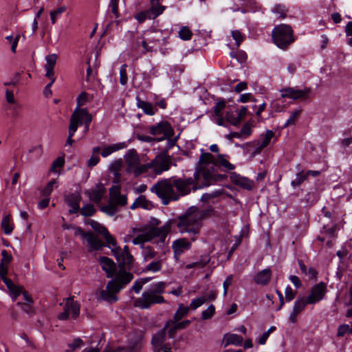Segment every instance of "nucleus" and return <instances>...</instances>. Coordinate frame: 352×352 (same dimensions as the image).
Listing matches in <instances>:
<instances>
[{
  "label": "nucleus",
  "mask_w": 352,
  "mask_h": 352,
  "mask_svg": "<svg viewBox=\"0 0 352 352\" xmlns=\"http://www.w3.org/2000/svg\"><path fill=\"white\" fill-rule=\"evenodd\" d=\"M100 263L102 269L106 272L107 278H112L114 275L115 277L108 282L105 289L100 292L99 299L110 303L117 302L118 300L117 294L132 280L133 275L124 270H120L116 273V265L107 257H101Z\"/></svg>",
  "instance_id": "obj_1"
},
{
  "label": "nucleus",
  "mask_w": 352,
  "mask_h": 352,
  "mask_svg": "<svg viewBox=\"0 0 352 352\" xmlns=\"http://www.w3.org/2000/svg\"><path fill=\"white\" fill-rule=\"evenodd\" d=\"M206 215L204 210L191 206L178 217L177 227L180 233L188 234L194 241L200 233L202 221Z\"/></svg>",
  "instance_id": "obj_2"
},
{
  "label": "nucleus",
  "mask_w": 352,
  "mask_h": 352,
  "mask_svg": "<svg viewBox=\"0 0 352 352\" xmlns=\"http://www.w3.org/2000/svg\"><path fill=\"white\" fill-rule=\"evenodd\" d=\"M170 226L166 225L161 228L154 226H140L133 228L128 236L133 237L132 243L134 245L143 244L150 241L155 237H158L160 242L164 243Z\"/></svg>",
  "instance_id": "obj_3"
},
{
  "label": "nucleus",
  "mask_w": 352,
  "mask_h": 352,
  "mask_svg": "<svg viewBox=\"0 0 352 352\" xmlns=\"http://www.w3.org/2000/svg\"><path fill=\"white\" fill-rule=\"evenodd\" d=\"M272 38L276 46L282 50L287 49L295 41L293 30L287 24L276 25L272 31Z\"/></svg>",
  "instance_id": "obj_4"
},
{
  "label": "nucleus",
  "mask_w": 352,
  "mask_h": 352,
  "mask_svg": "<svg viewBox=\"0 0 352 352\" xmlns=\"http://www.w3.org/2000/svg\"><path fill=\"white\" fill-rule=\"evenodd\" d=\"M151 192H155L163 200L164 204H168L170 200L178 199V195L175 192L174 184L169 179H162L157 182L151 188Z\"/></svg>",
  "instance_id": "obj_5"
},
{
  "label": "nucleus",
  "mask_w": 352,
  "mask_h": 352,
  "mask_svg": "<svg viewBox=\"0 0 352 352\" xmlns=\"http://www.w3.org/2000/svg\"><path fill=\"white\" fill-rule=\"evenodd\" d=\"M215 158L210 153H203L199 160L197 171L194 176L198 177L201 174L204 179L208 180L212 177L214 171Z\"/></svg>",
  "instance_id": "obj_6"
},
{
  "label": "nucleus",
  "mask_w": 352,
  "mask_h": 352,
  "mask_svg": "<svg viewBox=\"0 0 352 352\" xmlns=\"http://www.w3.org/2000/svg\"><path fill=\"white\" fill-rule=\"evenodd\" d=\"M124 160L126 171L133 173L135 177H138L142 173H146V164H140V157L135 150H129L124 155Z\"/></svg>",
  "instance_id": "obj_7"
},
{
  "label": "nucleus",
  "mask_w": 352,
  "mask_h": 352,
  "mask_svg": "<svg viewBox=\"0 0 352 352\" xmlns=\"http://www.w3.org/2000/svg\"><path fill=\"white\" fill-rule=\"evenodd\" d=\"M2 259L0 263V277L6 284L9 291L11 292L14 296L19 294L21 292V288L14 285L12 281L6 277L8 274V267L9 263L12 259V255L9 254L6 250L1 252Z\"/></svg>",
  "instance_id": "obj_8"
},
{
  "label": "nucleus",
  "mask_w": 352,
  "mask_h": 352,
  "mask_svg": "<svg viewBox=\"0 0 352 352\" xmlns=\"http://www.w3.org/2000/svg\"><path fill=\"white\" fill-rule=\"evenodd\" d=\"M165 302V300L162 296L155 295L148 290H145L142 296L134 300V305L142 309L150 308L155 304H162Z\"/></svg>",
  "instance_id": "obj_9"
},
{
  "label": "nucleus",
  "mask_w": 352,
  "mask_h": 352,
  "mask_svg": "<svg viewBox=\"0 0 352 352\" xmlns=\"http://www.w3.org/2000/svg\"><path fill=\"white\" fill-rule=\"evenodd\" d=\"M171 157L166 153L157 155L154 160L146 164V172L152 169L155 175H160L170 168Z\"/></svg>",
  "instance_id": "obj_10"
},
{
  "label": "nucleus",
  "mask_w": 352,
  "mask_h": 352,
  "mask_svg": "<svg viewBox=\"0 0 352 352\" xmlns=\"http://www.w3.org/2000/svg\"><path fill=\"white\" fill-rule=\"evenodd\" d=\"M149 129L150 133L156 136V140L158 142L166 139H170L174 134L173 129L166 121H161L157 124L150 126Z\"/></svg>",
  "instance_id": "obj_11"
},
{
  "label": "nucleus",
  "mask_w": 352,
  "mask_h": 352,
  "mask_svg": "<svg viewBox=\"0 0 352 352\" xmlns=\"http://www.w3.org/2000/svg\"><path fill=\"white\" fill-rule=\"evenodd\" d=\"M92 119V115L87 109L76 107L71 116L69 126L74 127L77 131L79 125L84 124L86 122H91Z\"/></svg>",
  "instance_id": "obj_12"
},
{
  "label": "nucleus",
  "mask_w": 352,
  "mask_h": 352,
  "mask_svg": "<svg viewBox=\"0 0 352 352\" xmlns=\"http://www.w3.org/2000/svg\"><path fill=\"white\" fill-rule=\"evenodd\" d=\"M79 304L72 298H68L66 300L64 311L58 315V318L60 320H66L69 317L72 318H76L79 315Z\"/></svg>",
  "instance_id": "obj_13"
},
{
  "label": "nucleus",
  "mask_w": 352,
  "mask_h": 352,
  "mask_svg": "<svg viewBox=\"0 0 352 352\" xmlns=\"http://www.w3.org/2000/svg\"><path fill=\"white\" fill-rule=\"evenodd\" d=\"M142 340V333L140 332L135 338L134 340L129 338V344L127 349L123 347H118L117 349L113 350L110 347H107L103 352H138L141 348Z\"/></svg>",
  "instance_id": "obj_14"
},
{
  "label": "nucleus",
  "mask_w": 352,
  "mask_h": 352,
  "mask_svg": "<svg viewBox=\"0 0 352 352\" xmlns=\"http://www.w3.org/2000/svg\"><path fill=\"white\" fill-rule=\"evenodd\" d=\"M310 92L309 88L298 89L295 87H286L280 90L282 98H288L294 100L305 99Z\"/></svg>",
  "instance_id": "obj_15"
},
{
  "label": "nucleus",
  "mask_w": 352,
  "mask_h": 352,
  "mask_svg": "<svg viewBox=\"0 0 352 352\" xmlns=\"http://www.w3.org/2000/svg\"><path fill=\"white\" fill-rule=\"evenodd\" d=\"M326 285L323 283H320L314 285L311 291L310 294L307 297L309 304H314L321 300L326 294Z\"/></svg>",
  "instance_id": "obj_16"
},
{
  "label": "nucleus",
  "mask_w": 352,
  "mask_h": 352,
  "mask_svg": "<svg viewBox=\"0 0 352 352\" xmlns=\"http://www.w3.org/2000/svg\"><path fill=\"white\" fill-rule=\"evenodd\" d=\"M109 201L116 206H124L127 203L126 197L120 194V186H113L109 190Z\"/></svg>",
  "instance_id": "obj_17"
},
{
  "label": "nucleus",
  "mask_w": 352,
  "mask_h": 352,
  "mask_svg": "<svg viewBox=\"0 0 352 352\" xmlns=\"http://www.w3.org/2000/svg\"><path fill=\"white\" fill-rule=\"evenodd\" d=\"M198 179V177L194 178H188L186 179H177L173 180L174 186L176 187L178 192L181 195H187L190 191V186L195 184V181Z\"/></svg>",
  "instance_id": "obj_18"
},
{
  "label": "nucleus",
  "mask_w": 352,
  "mask_h": 352,
  "mask_svg": "<svg viewBox=\"0 0 352 352\" xmlns=\"http://www.w3.org/2000/svg\"><path fill=\"white\" fill-rule=\"evenodd\" d=\"M172 248L175 257L178 259L182 254L190 249L191 243L186 239L182 238L174 241L172 244Z\"/></svg>",
  "instance_id": "obj_19"
},
{
  "label": "nucleus",
  "mask_w": 352,
  "mask_h": 352,
  "mask_svg": "<svg viewBox=\"0 0 352 352\" xmlns=\"http://www.w3.org/2000/svg\"><path fill=\"white\" fill-rule=\"evenodd\" d=\"M166 326L158 331L152 339L154 352H160L162 351V345L166 340Z\"/></svg>",
  "instance_id": "obj_20"
},
{
  "label": "nucleus",
  "mask_w": 352,
  "mask_h": 352,
  "mask_svg": "<svg viewBox=\"0 0 352 352\" xmlns=\"http://www.w3.org/2000/svg\"><path fill=\"white\" fill-rule=\"evenodd\" d=\"M230 177L234 184L244 189L251 190L254 187V182L246 177H241L236 173L232 174Z\"/></svg>",
  "instance_id": "obj_21"
},
{
  "label": "nucleus",
  "mask_w": 352,
  "mask_h": 352,
  "mask_svg": "<svg viewBox=\"0 0 352 352\" xmlns=\"http://www.w3.org/2000/svg\"><path fill=\"white\" fill-rule=\"evenodd\" d=\"M243 341V339L241 336L234 333H226L223 336L222 344L224 347L230 344L240 346L242 344Z\"/></svg>",
  "instance_id": "obj_22"
},
{
  "label": "nucleus",
  "mask_w": 352,
  "mask_h": 352,
  "mask_svg": "<svg viewBox=\"0 0 352 352\" xmlns=\"http://www.w3.org/2000/svg\"><path fill=\"white\" fill-rule=\"evenodd\" d=\"M271 276L272 271L270 269H264L255 275L254 280L256 284L265 285L270 282Z\"/></svg>",
  "instance_id": "obj_23"
},
{
  "label": "nucleus",
  "mask_w": 352,
  "mask_h": 352,
  "mask_svg": "<svg viewBox=\"0 0 352 352\" xmlns=\"http://www.w3.org/2000/svg\"><path fill=\"white\" fill-rule=\"evenodd\" d=\"M274 137V133L271 130H267L265 133H263L261 135L262 141L258 143L254 153H259L262 149L267 147Z\"/></svg>",
  "instance_id": "obj_24"
},
{
  "label": "nucleus",
  "mask_w": 352,
  "mask_h": 352,
  "mask_svg": "<svg viewBox=\"0 0 352 352\" xmlns=\"http://www.w3.org/2000/svg\"><path fill=\"white\" fill-rule=\"evenodd\" d=\"M151 8L148 9L153 19L161 15L166 9V6L160 3V0H151L150 1Z\"/></svg>",
  "instance_id": "obj_25"
},
{
  "label": "nucleus",
  "mask_w": 352,
  "mask_h": 352,
  "mask_svg": "<svg viewBox=\"0 0 352 352\" xmlns=\"http://www.w3.org/2000/svg\"><path fill=\"white\" fill-rule=\"evenodd\" d=\"M215 166H220L226 170H232L235 166L228 161V156L226 155L218 154L215 158Z\"/></svg>",
  "instance_id": "obj_26"
},
{
  "label": "nucleus",
  "mask_w": 352,
  "mask_h": 352,
  "mask_svg": "<svg viewBox=\"0 0 352 352\" xmlns=\"http://www.w3.org/2000/svg\"><path fill=\"white\" fill-rule=\"evenodd\" d=\"M80 197L78 195L72 194L66 197L67 204L71 207L69 210L70 214L76 213L79 210V202Z\"/></svg>",
  "instance_id": "obj_27"
},
{
  "label": "nucleus",
  "mask_w": 352,
  "mask_h": 352,
  "mask_svg": "<svg viewBox=\"0 0 352 352\" xmlns=\"http://www.w3.org/2000/svg\"><path fill=\"white\" fill-rule=\"evenodd\" d=\"M91 250H97L103 246V243L93 233L87 232L85 238Z\"/></svg>",
  "instance_id": "obj_28"
},
{
  "label": "nucleus",
  "mask_w": 352,
  "mask_h": 352,
  "mask_svg": "<svg viewBox=\"0 0 352 352\" xmlns=\"http://www.w3.org/2000/svg\"><path fill=\"white\" fill-rule=\"evenodd\" d=\"M120 248H119V250L116 252V254H113L117 258L118 261L120 262V263L124 266H128L133 263V257L129 253H122L120 252Z\"/></svg>",
  "instance_id": "obj_29"
},
{
  "label": "nucleus",
  "mask_w": 352,
  "mask_h": 352,
  "mask_svg": "<svg viewBox=\"0 0 352 352\" xmlns=\"http://www.w3.org/2000/svg\"><path fill=\"white\" fill-rule=\"evenodd\" d=\"M126 147V144L124 142L118 143L112 145H109L103 148L101 151V155L103 157H107L113 153L122 149Z\"/></svg>",
  "instance_id": "obj_30"
},
{
  "label": "nucleus",
  "mask_w": 352,
  "mask_h": 352,
  "mask_svg": "<svg viewBox=\"0 0 352 352\" xmlns=\"http://www.w3.org/2000/svg\"><path fill=\"white\" fill-rule=\"evenodd\" d=\"M102 236L107 243V246L111 248L113 254H116L118 250H119V247L118 246L116 239L110 234L107 230L103 233Z\"/></svg>",
  "instance_id": "obj_31"
},
{
  "label": "nucleus",
  "mask_w": 352,
  "mask_h": 352,
  "mask_svg": "<svg viewBox=\"0 0 352 352\" xmlns=\"http://www.w3.org/2000/svg\"><path fill=\"white\" fill-rule=\"evenodd\" d=\"M103 189L101 187L97 188L96 189L91 190L87 191L86 193L88 195L89 199L96 203L100 201L102 195H103Z\"/></svg>",
  "instance_id": "obj_32"
},
{
  "label": "nucleus",
  "mask_w": 352,
  "mask_h": 352,
  "mask_svg": "<svg viewBox=\"0 0 352 352\" xmlns=\"http://www.w3.org/2000/svg\"><path fill=\"white\" fill-rule=\"evenodd\" d=\"M1 228L6 234H10L13 230V225L11 223L10 214L5 215L1 221Z\"/></svg>",
  "instance_id": "obj_33"
},
{
  "label": "nucleus",
  "mask_w": 352,
  "mask_h": 352,
  "mask_svg": "<svg viewBox=\"0 0 352 352\" xmlns=\"http://www.w3.org/2000/svg\"><path fill=\"white\" fill-rule=\"evenodd\" d=\"M166 285V284L164 282H157L151 285L149 289L147 290L155 295L162 296V294L164 292Z\"/></svg>",
  "instance_id": "obj_34"
},
{
  "label": "nucleus",
  "mask_w": 352,
  "mask_h": 352,
  "mask_svg": "<svg viewBox=\"0 0 352 352\" xmlns=\"http://www.w3.org/2000/svg\"><path fill=\"white\" fill-rule=\"evenodd\" d=\"M190 308L185 307L183 304H179V307L174 314V322H178L189 313Z\"/></svg>",
  "instance_id": "obj_35"
},
{
  "label": "nucleus",
  "mask_w": 352,
  "mask_h": 352,
  "mask_svg": "<svg viewBox=\"0 0 352 352\" xmlns=\"http://www.w3.org/2000/svg\"><path fill=\"white\" fill-rule=\"evenodd\" d=\"M151 206V203L146 200L145 197L140 196L138 197L134 203L131 205V208L135 209L138 207H141L145 209H148Z\"/></svg>",
  "instance_id": "obj_36"
},
{
  "label": "nucleus",
  "mask_w": 352,
  "mask_h": 352,
  "mask_svg": "<svg viewBox=\"0 0 352 352\" xmlns=\"http://www.w3.org/2000/svg\"><path fill=\"white\" fill-rule=\"evenodd\" d=\"M58 187V180L53 179L50 181L42 190V195L45 197H50L53 190Z\"/></svg>",
  "instance_id": "obj_37"
},
{
  "label": "nucleus",
  "mask_w": 352,
  "mask_h": 352,
  "mask_svg": "<svg viewBox=\"0 0 352 352\" xmlns=\"http://www.w3.org/2000/svg\"><path fill=\"white\" fill-rule=\"evenodd\" d=\"M138 107L142 109L145 113L148 115H154L155 113V110L154 109L153 105L143 100H138Z\"/></svg>",
  "instance_id": "obj_38"
},
{
  "label": "nucleus",
  "mask_w": 352,
  "mask_h": 352,
  "mask_svg": "<svg viewBox=\"0 0 352 352\" xmlns=\"http://www.w3.org/2000/svg\"><path fill=\"white\" fill-rule=\"evenodd\" d=\"M272 12L276 14L278 19H285L287 16V10L283 5L277 4L272 8Z\"/></svg>",
  "instance_id": "obj_39"
},
{
  "label": "nucleus",
  "mask_w": 352,
  "mask_h": 352,
  "mask_svg": "<svg viewBox=\"0 0 352 352\" xmlns=\"http://www.w3.org/2000/svg\"><path fill=\"white\" fill-rule=\"evenodd\" d=\"M162 261L158 260L151 262L148 264L145 269L144 272H157L162 270Z\"/></svg>",
  "instance_id": "obj_40"
},
{
  "label": "nucleus",
  "mask_w": 352,
  "mask_h": 352,
  "mask_svg": "<svg viewBox=\"0 0 352 352\" xmlns=\"http://www.w3.org/2000/svg\"><path fill=\"white\" fill-rule=\"evenodd\" d=\"M93 97L91 96H89L85 91L82 92L80 94L78 95V96L76 98V107L80 108V107L85 105Z\"/></svg>",
  "instance_id": "obj_41"
},
{
  "label": "nucleus",
  "mask_w": 352,
  "mask_h": 352,
  "mask_svg": "<svg viewBox=\"0 0 352 352\" xmlns=\"http://www.w3.org/2000/svg\"><path fill=\"white\" fill-rule=\"evenodd\" d=\"M65 159L63 157H58L52 163L50 170L54 173H60V169L64 166Z\"/></svg>",
  "instance_id": "obj_42"
},
{
  "label": "nucleus",
  "mask_w": 352,
  "mask_h": 352,
  "mask_svg": "<svg viewBox=\"0 0 352 352\" xmlns=\"http://www.w3.org/2000/svg\"><path fill=\"white\" fill-rule=\"evenodd\" d=\"M300 113L301 109H297L292 111L285 124H284V127H287L290 125H294L299 118Z\"/></svg>",
  "instance_id": "obj_43"
},
{
  "label": "nucleus",
  "mask_w": 352,
  "mask_h": 352,
  "mask_svg": "<svg viewBox=\"0 0 352 352\" xmlns=\"http://www.w3.org/2000/svg\"><path fill=\"white\" fill-rule=\"evenodd\" d=\"M308 304H309V302H308V299L307 298H302L295 302L293 309H294V311L300 314Z\"/></svg>",
  "instance_id": "obj_44"
},
{
  "label": "nucleus",
  "mask_w": 352,
  "mask_h": 352,
  "mask_svg": "<svg viewBox=\"0 0 352 352\" xmlns=\"http://www.w3.org/2000/svg\"><path fill=\"white\" fill-rule=\"evenodd\" d=\"M58 56L56 54H52L47 55L45 57L46 63L45 65V69H54L56 63Z\"/></svg>",
  "instance_id": "obj_45"
},
{
  "label": "nucleus",
  "mask_w": 352,
  "mask_h": 352,
  "mask_svg": "<svg viewBox=\"0 0 352 352\" xmlns=\"http://www.w3.org/2000/svg\"><path fill=\"white\" fill-rule=\"evenodd\" d=\"M308 175L306 172L301 171L298 173L296 176V179L291 183L293 187L299 186L302 182L307 179Z\"/></svg>",
  "instance_id": "obj_46"
},
{
  "label": "nucleus",
  "mask_w": 352,
  "mask_h": 352,
  "mask_svg": "<svg viewBox=\"0 0 352 352\" xmlns=\"http://www.w3.org/2000/svg\"><path fill=\"white\" fill-rule=\"evenodd\" d=\"M207 300L208 298L204 296H199L195 299H193L191 301L190 305L188 306V308H190V310H195L199 307H201L203 304H204L207 301Z\"/></svg>",
  "instance_id": "obj_47"
},
{
  "label": "nucleus",
  "mask_w": 352,
  "mask_h": 352,
  "mask_svg": "<svg viewBox=\"0 0 352 352\" xmlns=\"http://www.w3.org/2000/svg\"><path fill=\"white\" fill-rule=\"evenodd\" d=\"M178 35L182 40L189 41L192 36V33L188 27L183 26L178 32Z\"/></svg>",
  "instance_id": "obj_48"
},
{
  "label": "nucleus",
  "mask_w": 352,
  "mask_h": 352,
  "mask_svg": "<svg viewBox=\"0 0 352 352\" xmlns=\"http://www.w3.org/2000/svg\"><path fill=\"white\" fill-rule=\"evenodd\" d=\"M142 255L144 261H148L155 257L156 252L152 248L148 246L144 248Z\"/></svg>",
  "instance_id": "obj_49"
},
{
  "label": "nucleus",
  "mask_w": 352,
  "mask_h": 352,
  "mask_svg": "<svg viewBox=\"0 0 352 352\" xmlns=\"http://www.w3.org/2000/svg\"><path fill=\"white\" fill-rule=\"evenodd\" d=\"M96 212V209L92 204H87L83 206L80 210V213L82 216L89 217L92 216Z\"/></svg>",
  "instance_id": "obj_50"
},
{
  "label": "nucleus",
  "mask_w": 352,
  "mask_h": 352,
  "mask_svg": "<svg viewBox=\"0 0 352 352\" xmlns=\"http://www.w3.org/2000/svg\"><path fill=\"white\" fill-rule=\"evenodd\" d=\"M101 210L109 216H113L118 211L117 207L110 201L107 206H102Z\"/></svg>",
  "instance_id": "obj_51"
},
{
  "label": "nucleus",
  "mask_w": 352,
  "mask_h": 352,
  "mask_svg": "<svg viewBox=\"0 0 352 352\" xmlns=\"http://www.w3.org/2000/svg\"><path fill=\"white\" fill-rule=\"evenodd\" d=\"M135 19L139 23H143L146 19H153L148 10L138 13L135 16Z\"/></svg>",
  "instance_id": "obj_52"
},
{
  "label": "nucleus",
  "mask_w": 352,
  "mask_h": 352,
  "mask_svg": "<svg viewBox=\"0 0 352 352\" xmlns=\"http://www.w3.org/2000/svg\"><path fill=\"white\" fill-rule=\"evenodd\" d=\"M33 302H18L17 305L19 306L24 312L28 314H31L34 312V308L32 307Z\"/></svg>",
  "instance_id": "obj_53"
},
{
  "label": "nucleus",
  "mask_w": 352,
  "mask_h": 352,
  "mask_svg": "<svg viewBox=\"0 0 352 352\" xmlns=\"http://www.w3.org/2000/svg\"><path fill=\"white\" fill-rule=\"evenodd\" d=\"M88 223L91 226V228L96 231L98 232L102 235L104 232L107 230L104 226L100 224L98 222L94 220H89Z\"/></svg>",
  "instance_id": "obj_54"
},
{
  "label": "nucleus",
  "mask_w": 352,
  "mask_h": 352,
  "mask_svg": "<svg viewBox=\"0 0 352 352\" xmlns=\"http://www.w3.org/2000/svg\"><path fill=\"white\" fill-rule=\"evenodd\" d=\"M66 10V8L65 6H61L56 10L52 11L50 12V17L52 23H55L56 21V19L63 12Z\"/></svg>",
  "instance_id": "obj_55"
},
{
  "label": "nucleus",
  "mask_w": 352,
  "mask_h": 352,
  "mask_svg": "<svg viewBox=\"0 0 352 352\" xmlns=\"http://www.w3.org/2000/svg\"><path fill=\"white\" fill-rule=\"evenodd\" d=\"M215 308L214 305H210L206 310L202 311L201 318L203 320H208L214 314Z\"/></svg>",
  "instance_id": "obj_56"
},
{
  "label": "nucleus",
  "mask_w": 352,
  "mask_h": 352,
  "mask_svg": "<svg viewBox=\"0 0 352 352\" xmlns=\"http://www.w3.org/2000/svg\"><path fill=\"white\" fill-rule=\"evenodd\" d=\"M231 34L233 39L236 41V47H239L241 42L244 40V35L242 34L239 30H233L232 31Z\"/></svg>",
  "instance_id": "obj_57"
},
{
  "label": "nucleus",
  "mask_w": 352,
  "mask_h": 352,
  "mask_svg": "<svg viewBox=\"0 0 352 352\" xmlns=\"http://www.w3.org/2000/svg\"><path fill=\"white\" fill-rule=\"evenodd\" d=\"M226 120L232 124V125L236 126L239 124V120L237 119L236 116L232 111H228L225 117Z\"/></svg>",
  "instance_id": "obj_58"
},
{
  "label": "nucleus",
  "mask_w": 352,
  "mask_h": 352,
  "mask_svg": "<svg viewBox=\"0 0 352 352\" xmlns=\"http://www.w3.org/2000/svg\"><path fill=\"white\" fill-rule=\"evenodd\" d=\"M120 84L125 85L127 83L126 65H123L120 69Z\"/></svg>",
  "instance_id": "obj_59"
},
{
  "label": "nucleus",
  "mask_w": 352,
  "mask_h": 352,
  "mask_svg": "<svg viewBox=\"0 0 352 352\" xmlns=\"http://www.w3.org/2000/svg\"><path fill=\"white\" fill-rule=\"evenodd\" d=\"M83 341L80 338H76L73 342L68 344L69 349L72 351H76L78 349L81 348L83 346Z\"/></svg>",
  "instance_id": "obj_60"
},
{
  "label": "nucleus",
  "mask_w": 352,
  "mask_h": 352,
  "mask_svg": "<svg viewBox=\"0 0 352 352\" xmlns=\"http://www.w3.org/2000/svg\"><path fill=\"white\" fill-rule=\"evenodd\" d=\"M226 104L224 101L218 102L214 107V114L217 117L221 116V112L224 109Z\"/></svg>",
  "instance_id": "obj_61"
},
{
  "label": "nucleus",
  "mask_w": 352,
  "mask_h": 352,
  "mask_svg": "<svg viewBox=\"0 0 352 352\" xmlns=\"http://www.w3.org/2000/svg\"><path fill=\"white\" fill-rule=\"evenodd\" d=\"M122 167V162L120 160L116 161L111 166V170L113 172L116 177H120L119 171Z\"/></svg>",
  "instance_id": "obj_62"
},
{
  "label": "nucleus",
  "mask_w": 352,
  "mask_h": 352,
  "mask_svg": "<svg viewBox=\"0 0 352 352\" xmlns=\"http://www.w3.org/2000/svg\"><path fill=\"white\" fill-rule=\"evenodd\" d=\"M346 333H349V324H342L340 325L338 328L337 336L342 337Z\"/></svg>",
  "instance_id": "obj_63"
},
{
  "label": "nucleus",
  "mask_w": 352,
  "mask_h": 352,
  "mask_svg": "<svg viewBox=\"0 0 352 352\" xmlns=\"http://www.w3.org/2000/svg\"><path fill=\"white\" fill-rule=\"evenodd\" d=\"M6 100L10 104H16V100L14 98V93L10 89L6 90Z\"/></svg>",
  "instance_id": "obj_64"
}]
</instances>
